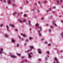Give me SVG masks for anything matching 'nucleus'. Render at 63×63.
Returning a JSON list of instances; mask_svg holds the SVG:
<instances>
[{
  "label": "nucleus",
  "instance_id": "nucleus-1",
  "mask_svg": "<svg viewBox=\"0 0 63 63\" xmlns=\"http://www.w3.org/2000/svg\"><path fill=\"white\" fill-rule=\"evenodd\" d=\"M30 47L31 49L30 50H28L27 51V52H28V51H31V50H32V48H33L34 47L32 46H30Z\"/></svg>",
  "mask_w": 63,
  "mask_h": 63
},
{
  "label": "nucleus",
  "instance_id": "nucleus-2",
  "mask_svg": "<svg viewBox=\"0 0 63 63\" xmlns=\"http://www.w3.org/2000/svg\"><path fill=\"white\" fill-rule=\"evenodd\" d=\"M11 57H13L14 58H16V57L14 55H11Z\"/></svg>",
  "mask_w": 63,
  "mask_h": 63
},
{
  "label": "nucleus",
  "instance_id": "nucleus-3",
  "mask_svg": "<svg viewBox=\"0 0 63 63\" xmlns=\"http://www.w3.org/2000/svg\"><path fill=\"white\" fill-rule=\"evenodd\" d=\"M11 1L8 0L7 2L8 4H11Z\"/></svg>",
  "mask_w": 63,
  "mask_h": 63
},
{
  "label": "nucleus",
  "instance_id": "nucleus-4",
  "mask_svg": "<svg viewBox=\"0 0 63 63\" xmlns=\"http://www.w3.org/2000/svg\"><path fill=\"white\" fill-rule=\"evenodd\" d=\"M28 55L29 58H31V57H32V56H31V55H30V54H28Z\"/></svg>",
  "mask_w": 63,
  "mask_h": 63
},
{
  "label": "nucleus",
  "instance_id": "nucleus-5",
  "mask_svg": "<svg viewBox=\"0 0 63 63\" xmlns=\"http://www.w3.org/2000/svg\"><path fill=\"white\" fill-rule=\"evenodd\" d=\"M38 51H39V53H41L42 52H41V50L40 49H38Z\"/></svg>",
  "mask_w": 63,
  "mask_h": 63
},
{
  "label": "nucleus",
  "instance_id": "nucleus-6",
  "mask_svg": "<svg viewBox=\"0 0 63 63\" xmlns=\"http://www.w3.org/2000/svg\"><path fill=\"white\" fill-rule=\"evenodd\" d=\"M10 26H12V27H15V25H13L12 24H10Z\"/></svg>",
  "mask_w": 63,
  "mask_h": 63
},
{
  "label": "nucleus",
  "instance_id": "nucleus-7",
  "mask_svg": "<svg viewBox=\"0 0 63 63\" xmlns=\"http://www.w3.org/2000/svg\"><path fill=\"white\" fill-rule=\"evenodd\" d=\"M38 32L39 33V36H41V34H40V31H38Z\"/></svg>",
  "mask_w": 63,
  "mask_h": 63
},
{
  "label": "nucleus",
  "instance_id": "nucleus-8",
  "mask_svg": "<svg viewBox=\"0 0 63 63\" xmlns=\"http://www.w3.org/2000/svg\"><path fill=\"white\" fill-rule=\"evenodd\" d=\"M5 36L6 37H8V34H5Z\"/></svg>",
  "mask_w": 63,
  "mask_h": 63
},
{
  "label": "nucleus",
  "instance_id": "nucleus-9",
  "mask_svg": "<svg viewBox=\"0 0 63 63\" xmlns=\"http://www.w3.org/2000/svg\"><path fill=\"white\" fill-rule=\"evenodd\" d=\"M38 26H39V24H38V23H37L35 25V26H36V27Z\"/></svg>",
  "mask_w": 63,
  "mask_h": 63
},
{
  "label": "nucleus",
  "instance_id": "nucleus-10",
  "mask_svg": "<svg viewBox=\"0 0 63 63\" xmlns=\"http://www.w3.org/2000/svg\"><path fill=\"white\" fill-rule=\"evenodd\" d=\"M16 12H15L14 13L13 15L14 16H15L16 15Z\"/></svg>",
  "mask_w": 63,
  "mask_h": 63
},
{
  "label": "nucleus",
  "instance_id": "nucleus-11",
  "mask_svg": "<svg viewBox=\"0 0 63 63\" xmlns=\"http://www.w3.org/2000/svg\"><path fill=\"white\" fill-rule=\"evenodd\" d=\"M6 27L7 29V30L9 31V27L7 25H6Z\"/></svg>",
  "mask_w": 63,
  "mask_h": 63
},
{
  "label": "nucleus",
  "instance_id": "nucleus-12",
  "mask_svg": "<svg viewBox=\"0 0 63 63\" xmlns=\"http://www.w3.org/2000/svg\"><path fill=\"white\" fill-rule=\"evenodd\" d=\"M55 60H56V61L57 62V61H57V58H56L55 59Z\"/></svg>",
  "mask_w": 63,
  "mask_h": 63
},
{
  "label": "nucleus",
  "instance_id": "nucleus-13",
  "mask_svg": "<svg viewBox=\"0 0 63 63\" xmlns=\"http://www.w3.org/2000/svg\"><path fill=\"white\" fill-rule=\"evenodd\" d=\"M12 42H15V40H14V39H12Z\"/></svg>",
  "mask_w": 63,
  "mask_h": 63
},
{
  "label": "nucleus",
  "instance_id": "nucleus-14",
  "mask_svg": "<svg viewBox=\"0 0 63 63\" xmlns=\"http://www.w3.org/2000/svg\"><path fill=\"white\" fill-rule=\"evenodd\" d=\"M23 37H26V35L25 34H23Z\"/></svg>",
  "mask_w": 63,
  "mask_h": 63
},
{
  "label": "nucleus",
  "instance_id": "nucleus-15",
  "mask_svg": "<svg viewBox=\"0 0 63 63\" xmlns=\"http://www.w3.org/2000/svg\"><path fill=\"white\" fill-rule=\"evenodd\" d=\"M24 62H27V60H25V61L24 60Z\"/></svg>",
  "mask_w": 63,
  "mask_h": 63
},
{
  "label": "nucleus",
  "instance_id": "nucleus-16",
  "mask_svg": "<svg viewBox=\"0 0 63 63\" xmlns=\"http://www.w3.org/2000/svg\"><path fill=\"white\" fill-rule=\"evenodd\" d=\"M18 46H19V44H17V45L16 46V47H18Z\"/></svg>",
  "mask_w": 63,
  "mask_h": 63
},
{
  "label": "nucleus",
  "instance_id": "nucleus-17",
  "mask_svg": "<svg viewBox=\"0 0 63 63\" xmlns=\"http://www.w3.org/2000/svg\"><path fill=\"white\" fill-rule=\"evenodd\" d=\"M61 35L62 37H63V33H62L61 34Z\"/></svg>",
  "mask_w": 63,
  "mask_h": 63
},
{
  "label": "nucleus",
  "instance_id": "nucleus-18",
  "mask_svg": "<svg viewBox=\"0 0 63 63\" xmlns=\"http://www.w3.org/2000/svg\"><path fill=\"white\" fill-rule=\"evenodd\" d=\"M23 22H25L26 21V19H24L23 20Z\"/></svg>",
  "mask_w": 63,
  "mask_h": 63
},
{
  "label": "nucleus",
  "instance_id": "nucleus-19",
  "mask_svg": "<svg viewBox=\"0 0 63 63\" xmlns=\"http://www.w3.org/2000/svg\"><path fill=\"white\" fill-rule=\"evenodd\" d=\"M55 21H53V24H54V23H55Z\"/></svg>",
  "mask_w": 63,
  "mask_h": 63
},
{
  "label": "nucleus",
  "instance_id": "nucleus-20",
  "mask_svg": "<svg viewBox=\"0 0 63 63\" xmlns=\"http://www.w3.org/2000/svg\"><path fill=\"white\" fill-rule=\"evenodd\" d=\"M19 20V21H20V22H23V21H21V20Z\"/></svg>",
  "mask_w": 63,
  "mask_h": 63
},
{
  "label": "nucleus",
  "instance_id": "nucleus-21",
  "mask_svg": "<svg viewBox=\"0 0 63 63\" xmlns=\"http://www.w3.org/2000/svg\"><path fill=\"white\" fill-rule=\"evenodd\" d=\"M49 51H47V54H49Z\"/></svg>",
  "mask_w": 63,
  "mask_h": 63
},
{
  "label": "nucleus",
  "instance_id": "nucleus-22",
  "mask_svg": "<svg viewBox=\"0 0 63 63\" xmlns=\"http://www.w3.org/2000/svg\"><path fill=\"white\" fill-rule=\"evenodd\" d=\"M30 23H31V21H29V24H30Z\"/></svg>",
  "mask_w": 63,
  "mask_h": 63
},
{
  "label": "nucleus",
  "instance_id": "nucleus-23",
  "mask_svg": "<svg viewBox=\"0 0 63 63\" xmlns=\"http://www.w3.org/2000/svg\"><path fill=\"white\" fill-rule=\"evenodd\" d=\"M40 30H42V28L41 27H40Z\"/></svg>",
  "mask_w": 63,
  "mask_h": 63
},
{
  "label": "nucleus",
  "instance_id": "nucleus-24",
  "mask_svg": "<svg viewBox=\"0 0 63 63\" xmlns=\"http://www.w3.org/2000/svg\"><path fill=\"white\" fill-rule=\"evenodd\" d=\"M51 45V44H48V46H50Z\"/></svg>",
  "mask_w": 63,
  "mask_h": 63
},
{
  "label": "nucleus",
  "instance_id": "nucleus-25",
  "mask_svg": "<svg viewBox=\"0 0 63 63\" xmlns=\"http://www.w3.org/2000/svg\"><path fill=\"white\" fill-rule=\"evenodd\" d=\"M26 3H27V4H28L29 3L28 2V1H26Z\"/></svg>",
  "mask_w": 63,
  "mask_h": 63
},
{
  "label": "nucleus",
  "instance_id": "nucleus-26",
  "mask_svg": "<svg viewBox=\"0 0 63 63\" xmlns=\"http://www.w3.org/2000/svg\"><path fill=\"white\" fill-rule=\"evenodd\" d=\"M3 2H4V3H5L6 2V0H3Z\"/></svg>",
  "mask_w": 63,
  "mask_h": 63
},
{
  "label": "nucleus",
  "instance_id": "nucleus-27",
  "mask_svg": "<svg viewBox=\"0 0 63 63\" xmlns=\"http://www.w3.org/2000/svg\"><path fill=\"white\" fill-rule=\"evenodd\" d=\"M32 39V37H30V40H31V39Z\"/></svg>",
  "mask_w": 63,
  "mask_h": 63
},
{
  "label": "nucleus",
  "instance_id": "nucleus-28",
  "mask_svg": "<svg viewBox=\"0 0 63 63\" xmlns=\"http://www.w3.org/2000/svg\"><path fill=\"white\" fill-rule=\"evenodd\" d=\"M29 24V25H30V26H31L32 25L31 24V23Z\"/></svg>",
  "mask_w": 63,
  "mask_h": 63
},
{
  "label": "nucleus",
  "instance_id": "nucleus-29",
  "mask_svg": "<svg viewBox=\"0 0 63 63\" xmlns=\"http://www.w3.org/2000/svg\"><path fill=\"white\" fill-rule=\"evenodd\" d=\"M1 51H3V49L2 48H1Z\"/></svg>",
  "mask_w": 63,
  "mask_h": 63
},
{
  "label": "nucleus",
  "instance_id": "nucleus-30",
  "mask_svg": "<svg viewBox=\"0 0 63 63\" xmlns=\"http://www.w3.org/2000/svg\"><path fill=\"white\" fill-rule=\"evenodd\" d=\"M60 2L61 3H62V2H63V1L62 0H60Z\"/></svg>",
  "mask_w": 63,
  "mask_h": 63
},
{
  "label": "nucleus",
  "instance_id": "nucleus-31",
  "mask_svg": "<svg viewBox=\"0 0 63 63\" xmlns=\"http://www.w3.org/2000/svg\"><path fill=\"white\" fill-rule=\"evenodd\" d=\"M47 3V1H45L44 2V3Z\"/></svg>",
  "mask_w": 63,
  "mask_h": 63
},
{
  "label": "nucleus",
  "instance_id": "nucleus-32",
  "mask_svg": "<svg viewBox=\"0 0 63 63\" xmlns=\"http://www.w3.org/2000/svg\"><path fill=\"white\" fill-rule=\"evenodd\" d=\"M57 1L58 3H59V1L57 0Z\"/></svg>",
  "mask_w": 63,
  "mask_h": 63
},
{
  "label": "nucleus",
  "instance_id": "nucleus-33",
  "mask_svg": "<svg viewBox=\"0 0 63 63\" xmlns=\"http://www.w3.org/2000/svg\"><path fill=\"white\" fill-rule=\"evenodd\" d=\"M50 27L51 28H53V27H52V26H51Z\"/></svg>",
  "mask_w": 63,
  "mask_h": 63
},
{
  "label": "nucleus",
  "instance_id": "nucleus-34",
  "mask_svg": "<svg viewBox=\"0 0 63 63\" xmlns=\"http://www.w3.org/2000/svg\"><path fill=\"white\" fill-rule=\"evenodd\" d=\"M24 16H26V15L24 14Z\"/></svg>",
  "mask_w": 63,
  "mask_h": 63
},
{
  "label": "nucleus",
  "instance_id": "nucleus-35",
  "mask_svg": "<svg viewBox=\"0 0 63 63\" xmlns=\"http://www.w3.org/2000/svg\"><path fill=\"white\" fill-rule=\"evenodd\" d=\"M44 39L43 38H42L41 39L42 41H43L44 40Z\"/></svg>",
  "mask_w": 63,
  "mask_h": 63
},
{
  "label": "nucleus",
  "instance_id": "nucleus-36",
  "mask_svg": "<svg viewBox=\"0 0 63 63\" xmlns=\"http://www.w3.org/2000/svg\"><path fill=\"white\" fill-rule=\"evenodd\" d=\"M1 26H3V25L2 24H1Z\"/></svg>",
  "mask_w": 63,
  "mask_h": 63
},
{
  "label": "nucleus",
  "instance_id": "nucleus-37",
  "mask_svg": "<svg viewBox=\"0 0 63 63\" xmlns=\"http://www.w3.org/2000/svg\"><path fill=\"white\" fill-rule=\"evenodd\" d=\"M13 6H16V5H15V4H13Z\"/></svg>",
  "mask_w": 63,
  "mask_h": 63
},
{
  "label": "nucleus",
  "instance_id": "nucleus-38",
  "mask_svg": "<svg viewBox=\"0 0 63 63\" xmlns=\"http://www.w3.org/2000/svg\"><path fill=\"white\" fill-rule=\"evenodd\" d=\"M17 55H19V56H20V54H18L17 53Z\"/></svg>",
  "mask_w": 63,
  "mask_h": 63
},
{
  "label": "nucleus",
  "instance_id": "nucleus-39",
  "mask_svg": "<svg viewBox=\"0 0 63 63\" xmlns=\"http://www.w3.org/2000/svg\"><path fill=\"white\" fill-rule=\"evenodd\" d=\"M54 25H55V26H57V25H56V24H54Z\"/></svg>",
  "mask_w": 63,
  "mask_h": 63
},
{
  "label": "nucleus",
  "instance_id": "nucleus-40",
  "mask_svg": "<svg viewBox=\"0 0 63 63\" xmlns=\"http://www.w3.org/2000/svg\"><path fill=\"white\" fill-rule=\"evenodd\" d=\"M49 32H51V30H50V29H49Z\"/></svg>",
  "mask_w": 63,
  "mask_h": 63
},
{
  "label": "nucleus",
  "instance_id": "nucleus-41",
  "mask_svg": "<svg viewBox=\"0 0 63 63\" xmlns=\"http://www.w3.org/2000/svg\"><path fill=\"white\" fill-rule=\"evenodd\" d=\"M45 60H47V58L46 57L45 58Z\"/></svg>",
  "mask_w": 63,
  "mask_h": 63
},
{
  "label": "nucleus",
  "instance_id": "nucleus-42",
  "mask_svg": "<svg viewBox=\"0 0 63 63\" xmlns=\"http://www.w3.org/2000/svg\"><path fill=\"white\" fill-rule=\"evenodd\" d=\"M40 1L38 2V4H40Z\"/></svg>",
  "mask_w": 63,
  "mask_h": 63
},
{
  "label": "nucleus",
  "instance_id": "nucleus-43",
  "mask_svg": "<svg viewBox=\"0 0 63 63\" xmlns=\"http://www.w3.org/2000/svg\"><path fill=\"white\" fill-rule=\"evenodd\" d=\"M24 57H21V58H24Z\"/></svg>",
  "mask_w": 63,
  "mask_h": 63
},
{
  "label": "nucleus",
  "instance_id": "nucleus-44",
  "mask_svg": "<svg viewBox=\"0 0 63 63\" xmlns=\"http://www.w3.org/2000/svg\"><path fill=\"white\" fill-rule=\"evenodd\" d=\"M38 60L39 61H41V60L40 59H39Z\"/></svg>",
  "mask_w": 63,
  "mask_h": 63
},
{
  "label": "nucleus",
  "instance_id": "nucleus-45",
  "mask_svg": "<svg viewBox=\"0 0 63 63\" xmlns=\"http://www.w3.org/2000/svg\"><path fill=\"white\" fill-rule=\"evenodd\" d=\"M53 9H55V7H53Z\"/></svg>",
  "mask_w": 63,
  "mask_h": 63
},
{
  "label": "nucleus",
  "instance_id": "nucleus-46",
  "mask_svg": "<svg viewBox=\"0 0 63 63\" xmlns=\"http://www.w3.org/2000/svg\"><path fill=\"white\" fill-rule=\"evenodd\" d=\"M0 53H2V52L0 51Z\"/></svg>",
  "mask_w": 63,
  "mask_h": 63
},
{
  "label": "nucleus",
  "instance_id": "nucleus-47",
  "mask_svg": "<svg viewBox=\"0 0 63 63\" xmlns=\"http://www.w3.org/2000/svg\"><path fill=\"white\" fill-rule=\"evenodd\" d=\"M34 4L35 5H37V3H34Z\"/></svg>",
  "mask_w": 63,
  "mask_h": 63
},
{
  "label": "nucleus",
  "instance_id": "nucleus-48",
  "mask_svg": "<svg viewBox=\"0 0 63 63\" xmlns=\"http://www.w3.org/2000/svg\"><path fill=\"white\" fill-rule=\"evenodd\" d=\"M17 31H18L17 29H16V31L17 32Z\"/></svg>",
  "mask_w": 63,
  "mask_h": 63
},
{
  "label": "nucleus",
  "instance_id": "nucleus-49",
  "mask_svg": "<svg viewBox=\"0 0 63 63\" xmlns=\"http://www.w3.org/2000/svg\"><path fill=\"white\" fill-rule=\"evenodd\" d=\"M30 54H31L32 55V54H33L32 53H31Z\"/></svg>",
  "mask_w": 63,
  "mask_h": 63
},
{
  "label": "nucleus",
  "instance_id": "nucleus-50",
  "mask_svg": "<svg viewBox=\"0 0 63 63\" xmlns=\"http://www.w3.org/2000/svg\"><path fill=\"white\" fill-rule=\"evenodd\" d=\"M63 51L62 50H61L60 51V52H62Z\"/></svg>",
  "mask_w": 63,
  "mask_h": 63
},
{
  "label": "nucleus",
  "instance_id": "nucleus-51",
  "mask_svg": "<svg viewBox=\"0 0 63 63\" xmlns=\"http://www.w3.org/2000/svg\"><path fill=\"white\" fill-rule=\"evenodd\" d=\"M31 11H34V9H32Z\"/></svg>",
  "mask_w": 63,
  "mask_h": 63
},
{
  "label": "nucleus",
  "instance_id": "nucleus-52",
  "mask_svg": "<svg viewBox=\"0 0 63 63\" xmlns=\"http://www.w3.org/2000/svg\"><path fill=\"white\" fill-rule=\"evenodd\" d=\"M45 44H47V42H45Z\"/></svg>",
  "mask_w": 63,
  "mask_h": 63
},
{
  "label": "nucleus",
  "instance_id": "nucleus-53",
  "mask_svg": "<svg viewBox=\"0 0 63 63\" xmlns=\"http://www.w3.org/2000/svg\"><path fill=\"white\" fill-rule=\"evenodd\" d=\"M53 13H55V12H54V11H53Z\"/></svg>",
  "mask_w": 63,
  "mask_h": 63
},
{
  "label": "nucleus",
  "instance_id": "nucleus-54",
  "mask_svg": "<svg viewBox=\"0 0 63 63\" xmlns=\"http://www.w3.org/2000/svg\"><path fill=\"white\" fill-rule=\"evenodd\" d=\"M28 40H26V42H28Z\"/></svg>",
  "mask_w": 63,
  "mask_h": 63
},
{
  "label": "nucleus",
  "instance_id": "nucleus-55",
  "mask_svg": "<svg viewBox=\"0 0 63 63\" xmlns=\"http://www.w3.org/2000/svg\"><path fill=\"white\" fill-rule=\"evenodd\" d=\"M37 28H39V26H37Z\"/></svg>",
  "mask_w": 63,
  "mask_h": 63
},
{
  "label": "nucleus",
  "instance_id": "nucleus-56",
  "mask_svg": "<svg viewBox=\"0 0 63 63\" xmlns=\"http://www.w3.org/2000/svg\"><path fill=\"white\" fill-rule=\"evenodd\" d=\"M42 19H44V18H42Z\"/></svg>",
  "mask_w": 63,
  "mask_h": 63
},
{
  "label": "nucleus",
  "instance_id": "nucleus-57",
  "mask_svg": "<svg viewBox=\"0 0 63 63\" xmlns=\"http://www.w3.org/2000/svg\"><path fill=\"white\" fill-rule=\"evenodd\" d=\"M22 40H23V38H22Z\"/></svg>",
  "mask_w": 63,
  "mask_h": 63
},
{
  "label": "nucleus",
  "instance_id": "nucleus-58",
  "mask_svg": "<svg viewBox=\"0 0 63 63\" xmlns=\"http://www.w3.org/2000/svg\"><path fill=\"white\" fill-rule=\"evenodd\" d=\"M21 35H23V34H22V33H21Z\"/></svg>",
  "mask_w": 63,
  "mask_h": 63
},
{
  "label": "nucleus",
  "instance_id": "nucleus-59",
  "mask_svg": "<svg viewBox=\"0 0 63 63\" xmlns=\"http://www.w3.org/2000/svg\"><path fill=\"white\" fill-rule=\"evenodd\" d=\"M49 11V10H48L47 11V12H48Z\"/></svg>",
  "mask_w": 63,
  "mask_h": 63
},
{
  "label": "nucleus",
  "instance_id": "nucleus-60",
  "mask_svg": "<svg viewBox=\"0 0 63 63\" xmlns=\"http://www.w3.org/2000/svg\"><path fill=\"white\" fill-rule=\"evenodd\" d=\"M61 22H63V21H62H62H61Z\"/></svg>",
  "mask_w": 63,
  "mask_h": 63
},
{
  "label": "nucleus",
  "instance_id": "nucleus-61",
  "mask_svg": "<svg viewBox=\"0 0 63 63\" xmlns=\"http://www.w3.org/2000/svg\"><path fill=\"white\" fill-rule=\"evenodd\" d=\"M47 26H48V24H47Z\"/></svg>",
  "mask_w": 63,
  "mask_h": 63
},
{
  "label": "nucleus",
  "instance_id": "nucleus-62",
  "mask_svg": "<svg viewBox=\"0 0 63 63\" xmlns=\"http://www.w3.org/2000/svg\"><path fill=\"white\" fill-rule=\"evenodd\" d=\"M19 38H21V37H19Z\"/></svg>",
  "mask_w": 63,
  "mask_h": 63
},
{
  "label": "nucleus",
  "instance_id": "nucleus-63",
  "mask_svg": "<svg viewBox=\"0 0 63 63\" xmlns=\"http://www.w3.org/2000/svg\"><path fill=\"white\" fill-rule=\"evenodd\" d=\"M55 63V61H54V63Z\"/></svg>",
  "mask_w": 63,
  "mask_h": 63
},
{
  "label": "nucleus",
  "instance_id": "nucleus-64",
  "mask_svg": "<svg viewBox=\"0 0 63 63\" xmlns=\"http://www.w3.org/2000/svg\"><path fill=\"white\" fill-rule=\"evenodd\" d=\"M38 12H39V10H38Z\"/></svg>",
  "mask_w": 63,
  "mask_h": 63
}]
</instances>
